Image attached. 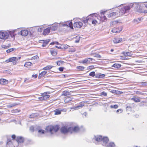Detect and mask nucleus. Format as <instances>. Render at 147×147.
I'll list each match as a JSON object with an SVG mask.
<instances>
[{
    "label": "nucleus",
    "mask_w": 147,
    "mask_h": 147,
    "mask_svg": "<svg viewBox=\"0 0 147 147\" xmlns=\"http://www.w3.org/2000/svg\"><path fill=\"white\" fill-rule=\"evenodd\" d=\"M49 92H47L43 93H41V96L38 97V100L39 101H45L48 100L50 97Z\"/></svg>",
    "instance_id": "obj_3"
},
{
    "label": "nucleus",
    "mask_w": 147,
    "mask_h": 147,
    "mask_svg": "<svg viewBox=\"0 0 147 147\" xmlns=\"http://www.w3.org/2000/svg\"><path fill=\"white\" fill-rule=\"evenodd\" d=\"M103 146L107 147H115V144L113 142H110L109 144H106L105 145H103Z\"/></svg>",
    "instance_id": "obj_25"
},
{
    "label": "nucleus",
    "mask_w": 147,
    "mask_h": 147,
    "mask_svg": "<svg viewBox=\"0 0 147 147\" xmlns=\"http://www.w3.org/2000/svg\"><path fill=\"white\" fill-rule=\"evenodd\" d=\"M94 140L97 142H100L102 140V137L100 135H97L94 137Z\"/></svg>",
    "instance_id": "obj_24"
},
{
    "label": "nucleus",
    "mask_w": 147,
    "mask_h": 147,
    "mask_svg": "<svg viewBox=\"0 0 147 147\" xmlns=\"http://www.w3.org/2000/svg\"><path fill=\"white\" fill-rule=\"evenodd\" d=\"M64 63V62L62 61H58L56 62V63L57 65L61 66Z\"/></svg>",
    "instance_id": "obj_40"
},
{
    "label": "nucleus",
    "mask_w": 147,
    "mask_h": 147,
    "mask_svg": "<svg viewBox=\"0 0 147 147\" xmlns=\"http://www.w3.org/2000/svg\"><path fill=\"white\" fill-rule=\"evenodd\" d=\"M120 16V14L118 13V11L115 12L111 13L108 15V17L112 18H116L117 17Z\"/></svg>",
    "instance_id": "obj_10"
},
{
    "label": "nucleus",
    "mask_w": 147,
    "mask_h": 147,
    "mask_svg": "<svg viewBox=\"0 0 147 147\" xmlns=\"http://www.w3.org/2000/svg\"><path fill=\"white\" fill-rule=\"evenodd\" d=\"M125 55L126 56H130L131 55V52H127L126 53Z\"/></svg>",
    "instance_id": "obj_59"
},
{
    "label": "nucleus",
    "mask_w": 147,
    "mask_h": 147,
    "mask_svg": "<svg viewBox=\"0 0 147 147\" xmlns=\"http://www.w3.org/2000/svg\"><path fill=\"white\" fill-rule=\"evenodd\" d=\"M5 62L7 63L12 62L13 65H16L18 62V59L16 57H10L6 60Z\"/></svg>",
    "instance_id": "obj_7"
},
{
    "label": "nucleus",
    "mask_w": 147,
    "mask_h": 147,
    "mask_svg": "<svg viewBox=\"0 0 147 147\" xmlns=\"http://www.w3.org/2000/svg\"><path fill=\"white\" fill-rule=\"evenodd\" d=\"M71 100L70 98L69 99V98L66 97L65 99V103H67L69 101H71Z\"/></svg>",
    "instance_id": "obj_51"
},
{
    "label": "nucleus",
    "mask_w": 147,
    "mask_h": 147,
    "mask_svg": "<svg viewBox=\"0 0 147 147\" xmlns=\"http://www.w3.org/2000/svg\"><path fill=\"white\" fill-rule=\"evenodd\" d=\"M85 103V102L84 101H82L80 103L79 105L76 106V107H74V108L75 109H79L80 108H82L84 106V103Z\"/></svg>",
    "instance_id": "obj_19"
},
{
    "label": "nucleus",
    "mask_w": 147,
    "mask_h": 147,
    "mask_svg": "<svg viewBox=\"0 0 147 147\" xmlns=\"http://www.w3.org/2000/svg\"><path fill=\"white\" fill-rule=\"evenodd\" d=\"M120 23L119 22L117 21H114L111 22V27H115L117 25H118V24Z\"/></svg>",
    "instance_id": "obj_31"
},
{
    "label": "nucleus",
    "mask_w": 147,
    "mask_h": 147,
    "mask_svg": "<svg viewBox=\"0 0 147 147\" xmlns=\"http://www.w3.org/2000/svg\"><path fill=\"white\" fill-rule=\"evenodd\" d=\"M47 73V71H42L41 73L39 74L38 76V78L39 79H41L43 77L45 74Z\"/></svg>",
    "instance_id": "obj_26"
},
{
    "label": "nucleus",
    "mask_w": 147,
    "mask_h": 147,
    "mask_svg": "<svg viewBox=\"0 0 147 147\" xmlns=\"http://www.w3.org/2000/svg\"><path fill=\"white\" fill-rule=\"evenodd\" d=\"M100 96L103 95L104 96H106L107 95V93L106 92L103 91L100 93Z\"/></svg>",
    "instance_id": "obj_49"
},
{
    "label": "nucleus",
    "mask_w": 147,
    "mask_h": 147,
    "mask_svg": "<svg viewBox=\"0 0 147 147\" xmlns=\"http://www.w3.org/2000/svg\"><path fill=\"white\" fill-rule=\"evenodd\" d=\"M70 133L73 132H77L80 130V128L78 126H75L73 127H70Z\"/></svg>",
    "instance_id": "obj_11"
},
{
    "label": "nucleus",
    "mask_w": 147,
    "mask_h": 147,
    "mask_svg": "<svg viewBox=\"0 0 147 147\" xmlns=\"http://www.w3.org/2000/svg\"><path fill=\"white\" fill-rule=\"evenodd\" d=\"M138 12L146 13H147V10H144L143 11L141 9V10H138Z\"/></svg>",
    "instance_id": "obj_47"
},
{
    "label": "nucleus",
    "mask_w": 147,
    "mask_h": 147,
    "mask_svg": "<svg viewBox=\"0 0 147 147\" xmlns=\"http://www.w3.org/2000/svg\"><path fill=\"white\" fill-rule=\"evenodd\" d=\"M121 65L120 64L118 63H115L112 66V67H113L115 69H119L120 68Z\"/></svg>",
    "instance_id": "obj_34"
},
{
    "label": "nucleus",
    "mask_w": 147,
    "mask_h": 147,
    "mask_svg": "<svg viewBox=\"0 0 147 147\" xmlns=\"http://www.w3.org/2000/svg\"><path fill=\"white\" fill-rule=\"evenodd\" d=\"M10 32L8 31H0V38L6 39L8 38Z\"/></svg>",
    "instance_id": "obj_4"
},
{
    "label": "nucleus",
    "mask_w": 147,
    "mask_h": 147,
    "mask_svg": "<svg viewBox=\"0 0 147 147\" xmlns=\"http://www.w3.org/2000/svg\"><path fill=\"white\" fill-rule=\"evenodd\" d=\"M60 127L59 125H50L47 126L46 128V130L47 132H49L51 134H53L58 131Z\"/></svg>",
    "instance_id": "obj_2"
},
{
    "label": "nucleus",
    "mask_w": 147,
    "mask_h": 147,
    "mask_svg": "<svg viewBox=\"0 0 147 147\" xmlns=\"http://www.w3.org/2000/svg\"><path fill=\"white\" fill-rule=\"evenodd\" d=\"M93 59L91 58H87L83 60L82 62H80V63L83 64L90 63V61H92Z\"/></svg>",
    "instance_id": "obj_15"
},
{
    "label": "nucleus",
    "mask_w": 147,
    "mask_h": 147,
    "mask_svg": "<svg viewBox=\"0 0 147 147\" xmlns=\"http://www.w3.org/2000/svg\"><path fill=\"white\" fill-rule=\"evenodd\" d=\"M32 63L30 62H27L25 63L24 66L27 68H30L32 65Z\"/></svg>",
    "instance_id": "obj_21"
},
{
    "label": "nucleus",
    "mask_w": 147,
    "mask_h": 147,
    "mask_svg": "<svg viewBox=\"0 0 147 147\" xmlns=\"http://www.w3.org/2000/svg\"><path fill=\"white\" fill-rule=\"evenodd\" d=\"M16 141L18 144L23 143L24 142L25 139L21 136H18L16 138Z\"/></svg>",
    "instance_id": "obj_12"
},
{
    "label": "nucleus",
    "mask_w": 147,
    "mask_h": 147,
    "mask_svg": "<svg viewBox=\"0 0 147 147\" xmlns=\"http://www.w3.org/2000/svg\"><path fill=\"white\" fill-rule=\"evenodd\" d=\"M69 94V92L67 91H64L63 92L62 95L64 96H67Z\"/></svg>",
    "instance_id": "obj_46"
},
{
    "label": "nucleus",
    "mask_w": 147,
    "mask_h": 147,
    "mask_svg": "<svg viewBox=\"0 0 147 147\" xmlns=\"http://www.w3.org/2000/svg\"><path fill=\"white\" fill-rule=\"evenodd\" d=\"M110 107L111 108H114L115 109H116L118 108V106L117 105H111L110 106Z\"/></svg>",
    "instance_id": "obj_44"
},
{
    "label": "nucleus",
    "mask_w": 147,
    "mask_h": 147,
    "mask_svg": "<svg viewBox=\"0 0 147 147\" xmlns=\"http://www.w3.org/2000/svg\"><path fill=\"white\" fill-rule=\"evenodd\" d=\"M135 93L136 94H141V95H144V93H142L141 92H140L139 91H135Z\"/></svg>",
    "instance_id": "obj_50"
},
{
    "label": "nucleus",
    "mask_w": 147,
    "mask_h": 147,
    "mask_svg": "<svg viewBox=\"0 0 147 147\" xmlns=\"http://www.w3.org/2000/svg\"><path fill=\"white\" fill-rule=\"evenodd\" d=\"M122 41V38L118 37H115L113 40L114 43H117L121 42Z\"/></svg>",
    "instance_id": "obj_16"
},
{
    "label": "nucleus",
    "mask_w": 147,
    "mask_h": 147,
    "mask_svg": "<svg viewBox=\"0 0 147 147\" xmlns=\"http://www.w3.org/2000/svg\"><path fill=\"white\" fill-rule=\"evenodd\" d=\"M105 76L104 74H101L100 73H98L96 75V77L98 78H102Z\"/></svg>",
    "instance_id": "obj_32"
},
{
    "label": "nucleus",
    "mask_w": 147,
    "mask_h": 147,
    "mask_svg": "<svg viewBox=\"0 0 147 147\" xmlns=\"http://www.w3.org/2000/svg\"><path fill=\"white\" fill-rule=\"evenodd\" d=\"M69 47H70L67 45H64L62 46V48L61 49H66L69 48Z\"/></svg>",
    "instance_id": "obj_42"
},
{
    "label": "nucleus",
    "mask_w": 147,
    "mask_h": 147,
    "mask_svg": "<svg viewBox=\"0 0 147 147\" xmlns=\"http://www.w3.org/2000/svg\"><path fill=\"white\" fill-rule=\"evenodd\" d=\"M103 142L104 143V144H102L105 145L106 144H107V143L109 141V139L107 137H104L103 138L102 137V140Z\"/></svg>",
    "instance_id": "obj_29"
},
{
    "label": "nucleus",
    "mask_w": 147,
    "mask_h": 147,
    "mask_svg": "<svg viewBox=\"0 0 147 147\" xmlns=\"http://www.w3.org/2000/svg\"><path fill=\"white\" fill-rule=\"evenodd\" d=\"M129 6L131 7V8L134 7L135 11L137 12H138V10H141L142 9L141 7L140 6V3H131Z\"/></svg>",
    "instance_id": "obj_6"
},
{
    "label": "nucleus",
    "mask_w": 147,
    "mask_h": 147,
    "mask_svg": "<svg viewBox=\"0 0 147 147\" xmlns=\"http://www.w3.org/2000/svg\"><path fill=\"white\" fill-rule=\"evenodd\" d=\"M38 132L40 134H43L45 133V131L43 129H40L38 131Z\"/></svg>",
    "instance_id": "obj_48"
},
{
    "label": "nucleus",
    "mask_w": 147,
    "mask_h": 147,
    "mask_svg": "<svg viewBox=\"0 0 147 147\" xmlns=\"http://www.w3.org/2000/svg\"><path fill=\"white\" fill-rule=\"evenodd\" d=\"M29 32V31L27 30H23L20 32V34L23 36H26L28 35Z\"/></svg>",
    "instance_id": "obj_13"
},
{
    "label": "nucleus",
    "mask_w": 147,
    "mask_h": 147,
    "mask_svg": "<svg viewBox=\"0 0 147 147\" xmlns=\"http://www.w3.org/2000/svg\"><path fill=\"white\" fill-rule=\"evenodd\" d=\"M94 68V65H90L89 66L87 67L88 69L91 70Z\"/></svg>",
    "instance_id": "obj_53"
},
{
    "label": "nucleus",
    "mask_w": 147,
    "mask_h": 147,
    "mask_svg": "<svg viewBox=\"0 0 147 147\" xmlns=\"http://www.w3.org/2000/svg\"><path fill=\"white\" fill-rule=\"evenodd\" d=\"M53 67V66L51 65H47L44 67L43 69L46 70H49L51 69Z\"/></svg>",
    "instance_id": "obj_36"
},
{
    "label": "nucleus",
    "mask_w": 147,
    "mask_h": 147,
    "mask_svg": "<svg viewBox=\"0 0 147 147\" xmlns=\"http://www.w3.org/2000/svg\"><path fill=\"white\" fill-rule=\"evenodd\" d=\"M17 105V104L16 103H13L11 104H9L7 105V107L8 108H10L11 107H13L14 106H15Z\"/></svg>",
    "instance_id": "obj_43"
},
{
    "label": "nucleus",
    "mask_w": 147,
    "mask_h": 147,
    "mask_svg": "<svg viewBox=\"0 0 147 147\" xmlns=\"http://www.w3.org/2000/svg\"><path fill=\"white\" fill-rule=\"evenodd\" d=\"M31 60L34 61V62L35 63L38 62L39 60V58L38 56L36 55L32 57Z\"/></svg>",
    "instance_id": "obj_30"
},
{
    "label": "nucleus",
    "mask_w": 147,
    "mask_h": 147,
    "mask_svg": "<svg viewBox=\"0 0 147 147\" xmlns=\"http://www.w3.org/2000/svg\"><path fill=\"white\" fill-rule=\"evenodd\" d=\"M123 111V110L122 109H117L116 111V112L117 113H118L119 112L120 113H121Z\"/></svg>",
    "instance_id": "obj_57"
},
{
    "label": "nucleus",
    "mask_w": 147,
    "mask_h": 147,
    "mask_svg": "<svg viewBox=\"0 0 147 147\" xmlns=\"http://www.w3.org/2000/svg\"><path fill=\"white\" fill-rule=\"evenodd\" d=\"M111 92L113 93L116 94H120L122 93V92L120 91L116 90H112L111 91Z\"/></svg>",
    "instance_id": "obj_38"
},
{
    "label": "nucleus",
    "mask_w": 147,
    "mask_h": 147,
    "mask_svg": "<svg viewBox=\"0 0 147 147\" xmlns=\"http://www.w3.org/2000/svg\"><path fill=\"white\" fill-rule=\"evenodd\" d=\"M18 145L14 144L11 140L8 138L5 147H17Z\"/></svg>",
    "instance_id": "obj_8"
},
{
    "label": "nucleus",
    "mask_w": 147,
    "mask_h": 147,
    "mask_svg": "<svg viewBox=\"0 0 147 147\" xmlns=\"http://www.w3.org/2000/svg\"><path fill=\"white\" fill-rule=\"evenodd\" d=\"M51 28H46L43 32V34L44 35H47L50 32Z\"/></svg>",
    "instance_id": "obj_28"
},
{
    "label": "nucleus",
    "mask_w": 147,
    "mask_h": 147,
    "mask_svg": "<svg viewBox=\"0 0 147 147\" xmlns=\"http://www.w3.org/2000/svg\"><path fill=\"white\" fill-rule=\"evenodd\" d=\"M85 67L81 66H78L76 67V69L80 71H82L84 70Z\"/></svg>",
    "instance_id": "obj_39"
},
{
    "label": "nucleus",
    "mask_w": 147,
    "mask_h": 147,
    "mask_svg": "<svg viewBox=\"0 0 147 147\" xmlns=\"http://www.w3.org/2000/svg\"><path fill=\"white\" fill-rule=\"evenodd\" d=\"M75 38L76 39V40L75 41V43H78L80 40V37L79 36H76L75 37Z\"/></svg>",
    "instance_id": "obj_41"
},
{
    "label": "nucleus",
    "mask_w": 147,
    "mask_h": 147,
    "mask_svg": "<svg viewBox=\"0 0 147 147\" xmlns=\"http://www.w3.org/2000/svg\"><path fill=\"white\" fill-rule=\"evenodd\" d=\"M64 69V68L63 67H60L58 69L60 71H63Z\"/></svg>",
    "instance_id": "obj_58"
},
{
    "label": "nucleus",
    "mask_w": 147,
    "mask_h": 147,
    "mask_svg": "<svg viewBox=\"0 0 147 147\" xmlns=\"http://www.w3.org/2000/svg\"><path fill=\"white\" fill-rule=\"evenodd\" d=\"M64 110H60L59 109H56L55 110L53 111L55 113V115H59L61 114V111H63Z\"/></svg>",
    "instance_id": "obj_27"
},
{
    "label": "nucleus",
    "mask_w": 147,
    "mask_h": 147,
    "mask_svg": "<svg viewBox=\"0 0 147 147\" xmlns=\"http://www.w3.org/2000/svg\"><path fill=\"white\" fill-rule=\"evenodd\" d=\"M9 83V81L4 78L0 79V84L2 85H7Z\"/></svg>",
    "instance_id": "obj_14"
},
{
    "label": "nucleus",
    "mask_w": 147,
    "mask_h": 147,
    "mask_svg": "<svg viewBox=\"0 0 147 147\" xmlns=\"http://www.w3.org/2000/svg\"><path fill=\"white\" fill-rule=\"evenodd\" d=\"M30 130L31 132H34V127L33 126H31L30 128Z\"/></svg>",
    "instance_id": "obj_56"
},
{
    "label": "nucleus",
    "mask_w": 147,
    "mask_h": 147,
    "mask_svg": "<svg viewBox=\"0 0 147 147\" xmlns=\"http://www.w3.org/2000/svg\"><path fill=\"white\" fill-rule=\"evenodd\" d=\"M11 137L12 139L13 140H15L16 138V135L14 134L12 135L11 136Z\"/></svg>",
    "instance_id": "obj_61"
},
{
    "label": "nucleus",
    "mask_w": 147,
    "mask_h": 147,
    "mask_svg": "<svg viewBox=\"0 0 147 147\" xmlns=\"http://www.w3.org/2000/svg\"><path fill=\"white\" fill-rule=\"evenodd\" d=\"M39 115L37 113H32L29 116V118H33L36 117Z\"/></svg>",
    "instance_id": "obj_35"
},
{
    "label": "nucleus",
    "mask_w": 147,
    "mask_h": 147,
    "mask_svg": "<svg viewBox=\"0 0 147 147\" xmlns=\"http://www.w3.org/2000/svg\"><path fill=\"white\" fill-rule=\"evenodd\" d=\"M76 51V48L74 47H69L68 48V52L70 53H74Z\"/></svg>",
    "instance_id": "obj_33"
},
{
    "label": "nucleus",
    "mask_w": 147,
    "mask_h": 147,
    "mask_svg": "<svg viewBox=\"0 0 147 147\" xmlns=\"http://www.w3.org/2000/svg\"><path fill=\"white\" fill-rule=\"evenodd\" d=\"M131 9V7L129 5L124 6L122 7L118 11L120 16L127 12Z\"/></svg>",
    "instance_id": "obj_5"
},
{
    "label": "nucleus",
    "mask_w": 147,
    "mask_h": 147,
    "mask_svg": "<svg viewBox=\"0 0 147 147\" xmlns=\"http://www.w3.org/2000/svg\"><path fill=\"white\" fill-rule=\"evenodd\" d=\"M82 25V22H76L74 24V28H81Z\"/></svg>",
    "instance_id": "obj_18"
},
{
    "label": "nucleus",
    "mask_w": 147,
    "mask_h": 147,
    "mask_svg": "<svg viewBox=\"0 0 147 147\" xmlns=\"http://www.w3.org/2000/svg\"><path fill=\"white\" fill-rule=\"evenodd\" d=\"M88 21V20L87 19H86V20H84V22L85 23H86Z\"/></svg>",
    "instance_id": "obj_64"
},
{
    "label": "nucleus",
    "mask_w": 147,
    "mask_h": 147,
    "mask_svg": "<svg viewBox=\"0 0 147 147\" xmlns=\"http://www.w3.org/2000/svg\"><path fill=\"white\" fill-rule=\"evenodd\" d=\"M15 49L14 48H11L9 49L6 51V52L7 53H9L13 51Z\"/></svg>",
    "instance_id": "obj_45"
},
{
    "label": "nucleus",
    "mask_w": 147,
    "mask_h": 147,
    "mask_svg": "<svg viewBox=\"0 0 147 147\" xmlns=\"http://www.w3.org/2000/svg\"><path fill=\"white\" fill-rule=\"evenodd\" d=\"M38 77V75L37 74H35V75H32V78H36Z\"/></svg>",
    "instance_id": "obj_60"
},
{
    "label": "nucleus",
    "mask_w": 147,
    "mask_h": 147,
    "mask_svg": "<svg viewBox=\"0 0 147 147\" xmlns=\"http://www.w3.org/2000/svg\"><path fill=\"white\" fill-rule=\"evenodd\" d=\"M92 24L95 26L97 23V22L95 20H93L92 22Z\"/></svg>",
    "instance_id": "obj_54"
},
{
    "label": "nucleus",
    "mask_w": 147,
    "mask_h": 147,
    "mask_svg": "<svg viewBox=\"0 0 147 147\" xmlns=\"http://www.w3.org/2000/svg\"><path fill=\"white\" fill-rule=\"evenodd\" d=\"M142 20V18H138L137 19H135L134 20V23L137 24L138 23L140 22V21Z\"/></svg>",
    "instance_id": "obj_37"
},
{
    "label": "nucleus",
    "mask_w": 147,
    "mask_h": 147,
    "mask_svg": "<svg viewBox=\"0 0 147 147\" xmlns=\"http://www.w3.org/2000/svg\"><path fill=\"white\" fill-rule=\"evenodd\" d=\"M3 141L0 142V147H3Z\"/></svg>",
    "instance_id": "obj_62"
},
{
    "label": "nucleus",
    "mask_w": 147,
    "mask_h": 147,
    "mask_svg": "<svg viewBox=\"0 0 147 147\" xmlns=\"http://www.w3.org/2000/svg\"><path fill=\"white\" fill-rule=\"evenodd\" d=\"M95 75V73L94 71L91 72L89 74V76H91L94 77Z\"/></svg>",
    "instance_id": "obj_52"
},
{
    "label": "nucleus",
    "mask_w": 147,
    "mask_h": 147,
    "mask_svg": "<svg viewBox=\"0 0 147 147\" xmlns=\"http://www.w3.org/2000/svg\"><path fill=\"white\" fill-rule=\"evenodd\" d=\"M141 85L144 87L147 86V83H146V82H142Z\"/></svg>",
    "instance_id": "obj_55"
},
{
    "label": "nucleus",
    "mask_w": 147,
    "mask_h": 147,
    "mask_svg": "<svg viewBox=\"0 0 147 147\" xmlns=\"http://www.w3.org/2000/svg\"><path fill=\"white\" fill-rule=\"evenodd\" d=\"M106 11H103L102 10H101L100 11V13L102 15H104Z\"/></svg>",
    "instance_id": "obj_63"
},
{
    "label": "nucleus",
    "mask_w": 147,
    "mask_h": 147,
    "mask_svg": "<svg viewBox=\"0 0 147 147\" xmlns=\"http://www.w3.org/2000/svg\"><path fill=\"white\" fill-rule=\"evenodd\" d=\"M70 127H68L67 126H63L61 129V131L63 134H66L68 132L70 133Z\"/></svg>",
    "instance_id": "obj_9"
},
{
    "label": "nucleus",
    "mask_w": 147,
    "mask_h": 147,
    "mask_svg": "<svg viewBox=\"0 0 147 147\" xmlns=\"http://www.w3.org/2000/svg\"><path fill=\"white\" fill-rule=\"evenodd\" d=\"M50 41L49 39L42 40L41 41H42V47H45L49 43Z\"/></svg>",
    "instance_id": "obj_22"
},
{
    "label": "nucleus",
    "mask_w": 147,
    "mask_h": 147,
    "mask_svg": "<svg viewBox=\"0 0 147 147\" xmlns=\"http://www.w3.org/2000/svg\"><path fill=\"white\" fill-rule=\"evenodd\" d=\"M50 52L51 54L53 56H55L57 54L56 50L54 48H51L50 50Z\"/></svg>",
    "instance_id": "obj_23"
},
{
    "label": "nucleus",
    "mask_w": 147,
    "mask_h": 147,
    "mask_svg": "<svg viewBox=\"0 0 147 147\" xmlns=\"http://www.w3.org/2000/svg\"><path fill=\"white\" fill-rule=\"evenodd\" d=\"M52 28H57L58 27H66L69 28H73V23L71 21H67L64 22H61L60 23L58 24L56 23L54 24Z\"/></svg>",
    "instance_id": "obj_1"
},
{
    "label": "nucleus",
    "mask_w": 147,
    "mask_h": 147,
    "mask_svg": "<svg viewBox=\"0 0 147 147\" xmlns=\"http://www.w3.org/2000/svg\"><path fill=\"white\" fill-rule=\"evenodd\" d=\"M131 100L136 102H139L140 101V98L137 96H134L131 99Z\"/></svg>",
    "instance_id": "obj_20"
},
{
    "label": "nucleus",
    "mask_w": 147,
    "mask_h": 147,
    "mask_svg": "<svg viewBox=\"0 0 147 147\" xmlns=\"http://www.w3.org/2000/svg\"><path fill=\"white\" fill-rule=\"evenodd\" d=\"M122 30L121 28H112L111 31L113 33H119Z\"/></svg>",
    "instance_id": "obj_17"
}]
</instances>
